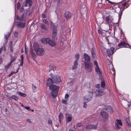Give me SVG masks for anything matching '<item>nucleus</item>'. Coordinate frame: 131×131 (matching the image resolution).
Masks as SVG:
<instances>
[{
    "mask_svg": "<svg viewBox=\"0 0 131 131\" xmlns=\"http://www.w3.org/2000/svg\"><path fill=\"white\" fill-rule=\"evenodd\" d=\"M20 62V66H22L23 65V60H21Z\"/></svg>",
    "mask_w": 131,
    "mask_h": 131,
    "instance_id": "nucleus-47",
    "label": "nucleus"
},
{
    "mask_svg": "<svg viewBox=\"0 0 131 131\" xmlns=\"http://www.w3.org/2000/svg\"><path fill=\"white\" fill-rule=\"evenodd\" d=\"M91 53L93 57V58H94V57H95V55L94 51H92Z\"/></svg>",
    "mask_w": 131,
    "mask_h": 131,
    "instance_id": "nucleus-43",
    "label": "nucleus"
},
{
    "mask_svg": "<svg viewBox=\"0 0 131 131\" xmlns=\"http://www.w3.org/2000/svg\"><path fill=\"white\" fill-rule=\"evenodd\" d=\"M72 119V117L70 116L68 117L67 118V120L69 122H70L71 121Z\"/></svg>",
    "mask_w": 131,
    "mask_h": 131,
    "instance_id": "nucleus-40",
    "label": "nucleus"
},
{
    "mask_svg": "<svg viewBox=\"0 0 131 131\" xmlns=\"http://www.w3.org/2000/svg\"><path fill=\"white\" fill-rule=\"evenodd\" d=\"M18 94L21 96H22L24 97H25L26 96V94L24 93H22L21 92H17Z\"/></svg>",
    "mask_w": 131,
    "mask_h": 131,
    "instance_id": "nucleus-27",
    "label": "nucleus"
},
{
    "mask_svg": "<svg viewBox=\"0 0 131 131\" xmlns=\"http://www.w3.org/2000/svg\"><path fill=\"white\" fill-rule=\"evenodd\" d=\"M114 48L112 47L106 50V52L108 56L110 57L115 52L114 51Z\"/></svg>",
    "mask_w": 131,
    "mask_h": 131,
    "instance_id": "nucleus-8",
    "label": "nucleus"
},
{
    "mask_svg": "<svg viewBox=\"0 0 131 131\" xmlns=\"http://www.w3.org/2000/svg\"><path fill=\"white\" fill-rule=\"evenodd\" d=\"M41 27L43 30H46L47 29V28L45 25L43 24H41L40 25Z\"/></svg>",
    "mask_w": 131,
    "mask_h": 131,
    "instance_id": "nucleus-29",
    "label": "nucleus"
},
{
    "mask_svg": "<svg viewBox=\"0 0 131 131\" xmlns=\"http://www.w3.org/2000/svg\"><path fill=\"white\" fill-rule=\"evenodd\" d=\"M23 59H24V57H23V55H21V60H23Z\"/></svg>",
    "mask_w": 131,
    "mask_h": 131,
    "instance_id": "nucleus-61",
    "label": "nucleus"
},
{
    "mask_svg": "<svg viewBox=\"0 0 131 131\" xmlns=\"http://www.w3.org/2000/svg\"><path fill=\"white\" fill-rule=\"evenodd\" d=\"M10 50L12 52H13V48L12 47H10Z\"/></svg>",
    "mask_w": 131,
    "mask_h": 131,
    "instance_id": "nucleus-57",
    "label": "nucleus"
},
{
    "mask_svg": "<svg viewBox=\"0 0 131 131\" xmlns=\"http://www.w3.org/2000/svg\"><path fill=\"white\" fill-rule=\"evenodd\" d=\"M49 70L50 71L52 70L54 71L56 70V67L53 64L50 65L49 66Z\"/></svg>",
    "mask_w": 131,
    "mask_h": 131,
    "instance_id": "nucleus-23",
    "label": "nucleus"
},
{
    "mask_svg": "<svg viewBox=\"0 0 131 131\" xmlns=\"http://www.w3.org/2000/svg\"><path fill=\"white\" fill-rule=\"evenodd\" d=\"M127 2H125V3L124 4H123V5L124 6H125V5H126L127 4Z\"/></svg>",
    "mask_w": 131,
    "mask_h": 131,
    "instance_id": "nucleus-63",
    "label": "nucleus"
},
{
    "mask_svg": "<svg viewBox=\"0 0 131 131\" xmlns=\"http://www.w3.org/2000/svg\"><path fill=\"white\" fill-rule=\"evenodd\" d=\"M84 59L87 61H89L90 59V57L86 54L84 53L83 55Z\"/></svg>",
    "mask_w": 131,
    "mask_h": 131,
    "instance_id": "nucleus-20",
    "label": "nucleus"
},
{
    "mask_svg": "<svg viewBox=\"0 0 131 131\" xmlns=\"http://www.w3.org/2000/svg\"><path fill=\"white\" fill-rule=\"evenodd\" d=\"M57 34H56L52 33V39L53 41H54V40H55V37H56V36H57Z\"/></svg>",
    "mask_w": 131,
    "mask_h": 131,
    "instance_id": "nucleus-32",
    "label": "nucleus"
},
{
    "mask_svg": "<svg viewBox=\"0 0 131 131\" xmlns=\"http://www.w3.org/2000/svg\"><path fill=\"white\" fill-rule=\"evenodd\" d=\"M69 97V95L67 94H66L65 96V99H66L68 100V98Z\"/></svg>",
    "mask_w": 131,
    "mask_h": 131,
    "instance_id": "nucleus-42",
    "label": "nucleus"
},
{
    "mask_svg": "<svg viewBox=\"0 0 131 131\" xmlns=\"http://www.w3.org/2000/svg\"><path fill=\"white\" fill-rule=\"evenodd\" d=\"M54 2H57V4H58L60 3V0H54Z\"/></svg>",
    "mask_w": 131,
    "mask_h": 131,
    "instance_id": "nucleus-45",
    "label": "nucleus"
},
{
    "mask_svg": "<svg viewBox=\"0 0 131 131\" xmlns=\"http://www.w3.org/2000/svg\"><path fill=\"white\" fill-rule=\"evenodd\" d=\"M24 4L25 6H28L30 7L32 4V1L31 0H26V3H24Z\"/></svg>",
    "mask_w": 131,
    "mask_h": 131,
    "instance_id": "nucleus-13",
    "label": "nucleus"
},
{
    "mask_svg": "<svg viewBox=\"0 0 131 131\" xmlns=\"http://www.w3.org/2000/svg\"><path fill=\"white\" fill-rule=\"evenodd\" d=\"M30 52L32 56L34 57L36 56V53L35 52H33V50L32 49H30Z\"/></svg>",
    "mask_w": 131,
    "mask_h": 131,
    "instance_id": "nucleus-31",
    "label": "nucleus"
},
{
    "mask_svg": "<svg viewBox=\"0 0 131 131\" xmlns=\"http://www.w3.org/2000/svg\"><path fill=\"white\" fill-rule=\"evenodd\" d=\"M33 47L34 49L36 52L40 48V47H39V45L36 43H35L34 44Z\"/></svg>",
    "mask_w": 131,
    "mask_h": 131,
    "instance_id": "nucleus-15",
    "label": "nucleus"
},
{
    "mask_svg": "<svg viewBox=\"0 0 131 131\" xmlns=\"http://www.w3.org/2000/svg\"><path fill=\"white\" fill-rule=\"evenodd\" d=\"M3 61V59L2 58H0V63H1Z\"/></svg>",
    "mask_w": 131,
    "mask_h": 131,
    "instance_id": "nucleus-60",
    "label": "nucleus"
},
{
    "mask_svg": "<svg viewBox=\"0 0 131 131\" xmlns=\"http://www.w3.org/2000/svg\"><path fill=\"white\" fill-rule=\"evenodd\" d=\"M49 40H48V43L51 46H54L56 45V44L54 42V41H53L51 40L49 38Z\"/></svg>",
    "mask_w": 131,
    "mask_h": 131,
    "instance_id": "nucleus-18",
    "label": "nucleus"
},
{
    "mask_svg": "<svg viewBox=\"0 0 131 131\" xmlns=\"http://www.w3.org/2000/svg\"><path fill=\"white\" fill-rule=\"evenodd\" d=\"M78 62L77 61H75L74 62V64L72 66V69L74 70L76 69L78 66Z\"/></svg>",
    "mask_w": 131,
    "mask_h": 131,
    "instance_id": "nucleus-24",
    "label": "nucleus"
},
{
    "mask_svg": "<svg viewBox=\"0 0 131 131\" xmlns=\"http://www.w3.org/2000/svg\"><path fill=\"white\" fill-rule=\"evenodd\" d=\"M82 125V124L81 123H78L77 126L79 127H80Z\"/></svg>",
    "mask_w": 131,
    "mask_h": 131,
    "instance_id": "nucleus-51",
    "label": "nucleus"
},
{
    "mask_svg": "<svg viewBox=\"0 0 131 131\" xmlns=\"http://www.w3.org/2000/svg\"><path fill=\"white\" fill-rule=\"evenodd\" d=\"M113 20V19L112 17H110L109 16H107L106 18V23L107 24H109L112 23Z\"/></svg>",
    "mask_w": 131,
    "mask_h": 131,
    "instance_id": "nucleus-12",
    "label": "nucleus"
},
{
    "mask_svg": "<svg viewBox=\"0 0 131 131\" xmlns=\"http://www.w3.org/2000/svg\"><path fill=\"white\" fill-rule=\"evenodd\" d=\"M93 93L92 92H89V94L84 96L83 100L87 102L90 101L92 99Z\"/></svg>",
    "mask_w": 131,
    "mask_h": 131,
    "instance_id": "nucleus-3",
    "label": "nucleus"
},
{
    "mask_svg": "<svg viewBox=\"0 0 131 131\" xmlns=\"http://www.w3.org/2000/svg\"><path fill=\"white\" fill-rule=\"evenodd\" d=\"M100 114L102 117L105 119H107L108 118V114L107 113L104 111H101Z\"/></svg>",
    "mask_w": 131,
    "mask_h": 131,
    "instance_id": "nucleus-9",
    "label": "nucleus"
},
{
    "mask_svg": "<svg viewBox=\"0 0 131 131\" xmlns=\"http://www.w3.org/2000/svg\"><path fill=\"white\" fill-rule=\"evenodd\" d=\"M25 108L27 110L29 111V109H30V107L28 106H25Z\"/></svg>",
    "mask_w": 131,
    "mask_h": 131,
    "instance_id": "nucleus-55",
    "label": "nucleus"
},
{
    "mask_svg": "<svg viewBox=\"0 0 131 131\" xmlns=\"http://www.w3.org/2000/svg\"><path fill=\"white\" fill-rule=\"evenodd\" d=\"M54 83H58L61 81L60 77L59 75H54L52 77Z\"/></svg>",
    "mask_w": 131,
    "mask_h": 131,
    "instance_id": "nucleus-4",
    "label": "nucleus"
},
{
    "mask_svg": "<svg viewBox=\"0 0 131 131\" xmlns=\"http://www.w3.org/2000/svg\"><path fill=\"white\" fill-rule=\"evenodd\" d=\"M63 117V116L62 113H60L59 115V121H60L62 119Z\"/></svg>",
    "mask_w": 131,
    "mask_h": 131,
    "instance_id": "nucleus-34",
    "label": "nucleus"
},
{
    "mask_svg": "<svg viewBox=\"0 0 131 131\" xmlns=\"http://www.w3.org/2000/svg\"><path fill=\"white\" fill-rule=\"evenodd\" d=\"M10 33H9L8 35H5L4 37L5 39H7L9 37V36L10 35Z\"/></svg>",
    "mask_w": 131,
    "mask_h": 131,
    "instance_id": "nucleus-50",
    "label": "nucleus"
},
{
    "mask_svg": "<svg viewBox=\"0 0 131 131\" xmlns=\"http://www.w3.org/2000/svg\"><path fill=\"white\" fill-rule=\"evenodd\" d=\"M97 124L94 125H89L86 127L87 129H95L97 128Z\"/></svg>",
    "mask_w": 131,
    "mask_h": 131,
    "instance_id": "nucleus-14",
    "label": "nucleus"
},
{
    "mask_svg": "<svg viewBox=\"0 0 131 131\" xmlns=\"http://www.w3.org/2000/svg\"><path fill=\"white\" fill-rule=\"evenodd\" d=\"M80 57L79 54H77L75 55V57L76 59V60L75 61H77L78 62Z\"/></svg>",
    "mask_w": 131,
    "mask_h": 131,
    "instance_id": "nucleus-30",
    "label": "nucleus"
},
{
    "mask_svg": "<svg viewBox=\"0 0 131 131\" xmlns=\"http://www.w3.org/2000/svg\"><path fill=\"white\" fill-rule=\"evenodd\" d=\"M11 63L9 62L8 63L5 67V69H7L8 68H9L10 66Z\"/></svg>",
    "mask_w": 131,
    "mask_h": 131,
    "instance_id": "nucleus-35",
    "label": "nucleus"
},
{
    "mask_svg": "<svg viewBox=\"0 0 131 131\" xmlns=\"http://www.w3.org/2000/svg\"><path fill=\"white\" fill-rule=\"evenodd\" d=\"M83 107L85 108H86L87 106L86 102H84L83 103Z\"/></svg>",
    "mask_w": 131,
    "mask_h": 131,
    "instance_id": "nucleus-41",
    "label": "nucleus"
},
{
    "mask_svg": "<svg viewBox=\"0 0 131 131\" xmlns=\"http://www.w3.org/2000/svg\"><path fill=\"white\" fill-rule=\"evenodd\" d=\"M98 32L99 34H102V31L101 30L99 29L98 30Z\"/></svg>",
    "mask_w": 131,
    "mask_h": 131,
    "instance_id": "nucleus-54",
    "label": "nucleus"
},
{
    "mask_svg": "<svg viewBox=\"0 0 131 131\" xmlns=\"http://www.w3.org/2000/svg\"><path fill=\"white\" fill-rule=\"evenodd\" d=\"M14 35L15 36H17L18 35V33L16 31H15L14 32Z\"/></svg>",
    "mask_w": 131,
    "mask_h": 131,
    "instance_id": "nucleus-56",
    "label": "nucleus"
},
{
    "mask_svg": "<svg viewBox=\"0 0 131 131\" xmlns=\"http://www.w3.org/2000/svg\"><path fill=\"white\" fill-rule=\"evenodd\" d=\"M13 43V42L12 41H11L10 42V46H11L12 45Z\"/></svg>",
    "mask_w": 131,
    "mask_h": 131,
    "instance_id": "nucleus-62",
    "label": "nucleus"
},
{
    "mask_svg": "<svg viewBox=\"0 0 131 131\" xmlns=\"http://www.w3.org/2000/svg\"><path fill=\"white\" fill-rule=\"evenodd\" d=\"M128 126L131 127V124L129 122L128 123H127Z\"/></svg>",
    "mask_w": 131,
    "mask_h": 131,
    "instance_id": "nucleus-58",
    "label": "nucleus"
},
{
    "mask_svg": "<svg viewBox=\"0 0 131 131\" xmlns=\"http://www.w3.org/2000/svg\"><path fill=\"white\" fill-rule=\"evenodd\" d=\"M118 124L121 126L122 125V123L120 119H116V122H115V127L117 129H118L121 128V127L118 126Z\"/></svg>",
    "mask_w": 131,
    "mask_h": 131,
    "instance_id": "nucleus-6",
    "label": "nucleus"
},
{
    "mask_svg": "<svg viewBox=\"0 0 131 131\" xmlns=\"http://www.w3.org/2000/svg\"><path fill=\"white\" fill-rule=\"evenodd\" d=\"M94 63L95 72L97 74L100 75H101L102 71L99 67L98 62L96 61H95Z\"/></svg>",
    "mask_w": 131,
    "mask_h": 131,
    "instance_id": "nucleus-2",
    "label": "nucleus"
},
{
    "mask_svg": "<svg viewBox=\"0 0 131 131\" xmlns=\"http://www.w3.org/2000/svg\"><path fill=\"white\" fill-rule=\"evenodd\" d=\"M69 131H73V130H72V129L70 128L69 129Z\"/></svg>",
    "mask_w": 131,
    "mask_h": 131,
    "instance_id": "nucleus-64",
    "label": "nucleus"
},
{
    "mask_svg": "<svg viewBox=\"0 0 131 131\" xmlns=\"http://www.w3.org/2000/svg\"><path fill=\"white\" fill-rule=\"evenodd\" d=\"M9 99L10 100H11L12 99H13L17 101L18 100V98L17 96L13 95L11 96L9 98Z\"/></svg>",
    "mask_w": 131,
    "mask_h": 131,
    "instance_id": "nucleus-26",
    "label": "nucleus"
},
{
    "mask_svg": "<svg viewBox=\"0 0 131 131\" xmlns=\"http://www.w3.org/2000/svg\"><path fill=\"white\" fill-rule=\"evenodd\" d=\"M65 16L67 19H69L71 16L70 13L69 12H66L65 14Z\"/></svg>",
    "mask_w": 131,
    "mask_h": 131,
    "instance_id": "nucleus-22",
    "label": "nucleus"
},
{
    "mask_svg": "<svg viewBox=\"0 0 131 131\" xmlns=\"http://www.w3.org/2000/svg\"><path fill=\"white\" fill-rule=\"evenodd\" d=\"M68 100L65 99V100H62V102L64 104H67V102Z\"/></svg>",
    "mask_w": 131,
    "mask_h": 131,
    "instance_id": "nucleus-38",
    "label": "nucleus"
},
{
    "mask_svg": "<svg viewBox=\"0 0 131 131\" xmlns=\"http://www.w3.org/2000/svg\"><path fill=\"white\" fill-rule=\"evenodd\" d=\"M32 90L33 91V92H34V91L36 90V87L33 84H32Z\"/></svg>",
    "mask_w": 131,
    "mask_h": 131,
    "instance_id": "nucleus-37",
    "label": "nucleus"
},
{
    "mask_svg": "<svg viewBox=\"0 0 131 131\" xmlns=\"http://www.w3.org/2000/svg\"><path fill=\"white\" fill-rule=\"evenodd\" d=\"M17 25L18 27L23 28L25 26V23L18 22L17 23Z\"/></svg>",
    "mask_w": 131,
    "mask_h": 131,
    "instance_id": "nucleus-16",
    "label": "nucleus"
},
{
    "mask_svg": "<svg viewBox=\"0 0 131 131\" xmlns=\"http://www.w3.org/2000/svg\"><path fill=\"white\" fill-rule=\"evenodd\" d=\"M26 121L27 122L30 123H31L32 122L31 121V120L30 119H26Z\"/></svg>",
    "mask_w": 131,
    "mask_h": 131,
    "instance_id": "nucleus-53",
    "label": "nucleus"
},
{
    "mask_svg": "<svg viewBox=\"0 0 131 131\" xmlns=\"http://www.w3.org/2000/svg\"><path fill=\"white\" fill-rule=\"evenodd\" d=\"M108 68L110 70H111L113 69V66L112 64H108L107 66Z\"/></svg>",
    "mask_w": 131,
    "mask_h": 131,
    "instance_id": "nucleus-33",
    "label": "nucleus"
},
{
    "mask_svg": "<svg viewBox=\"0 0 131 131\" xmlns=\"http://www.w3.org/2000/svg\"><path fill=\"white\" fill-rule=\"evenodd\" d=\"M84 64L85 69H87L89 71H90L92 70V66L91 64H89L87 62H85Z\"/></svg>",
    "mask_w": 131,
    "mask_h": 131,
    "instance_id": "nucleus-11",
    "label": "nucleus"
},
{
    "mask_svg": "<svg viewBox=\"0 0 131 131\" xmlns=\"http://www.w3.org/2000/svg\"><path fill=\"white\" fill-rule=\"evenodd\" d=\"M94 93L95 96H99L104 95L105 93L102 90H96Z\"/></svg>",
    "mask_w": 131,
    "mask_h": 131,
    "instance_id": "nucleus-5",
    "label": "nucleus"
},
{
    "mask_svg": "<svg viewBox=\"0 0 131 131\" xmlns=\"http://www.w3.org/2000/svg\"><path fill=\"white\" fill-rule=\"evenodd\" d=\"M95 87L98 89L100 88V84H97L95 85Z\"/></svg>",
    "mask_w": 131,
    "mask_h": 131,
    "instance_id": "nucleus-49",
    "label": "nucleus"
},
{
    "mask_svg": "<svg viewBox=\"0 0 131 131\" xmlns=\"http://www.w3.org/2000/svg\"><path fill=\"white\" fill-rule=\"evenodd\" d=\"M36 52L37 54L41 56L44 54L45 51L42 48L40 47V48Z\"/></svg>",
    "mask_w": 131,
    "mask_h": 131,
    "instance_id": "nucleus-10",
    "label": "nucleus"
},
{
    "mask_svg": "<svg viewBox=\"0 0 131 131\" xmlns=\"http://www.w3.org/2000/svg\"><path fill=\"white\" fill-rule=\"evenodd\" d=\"M48 123L49 125H52V121L51 119L50 118H49L48 119Z\"/></svg>",
    "mask_w": 131,
    "mask_h": 131,
    "instance_id": "nucleus-39",
    "label": "nucleus"
},
{
    "mask_svg": "<svg viewBox=\"0 0 131 131\" xmlns=\"http://www.w3.org/2000/svg\"><path fill=\"white\" fill-rule=\"evenodd\" d=\"M3 49H4L5 51V48L4 47H2L0 49V53L2 50Z\"/></svg>",
    "mask_w": 131,
    "mask_h": 131,
    "instance_id": "nucleus-46",
    "label": "nucleus"
},
{
    "mask_svg": "<svg viewBox=\"0 0 131 131\" xmlns=\"http://www.w3.org/2000/svg\"><path fill=\"white\" fill-rule=\"evenodd\" d=\"M57 27L55 26H53V33L57 34Z\"/></svg>",
    "mask_w": 131,
    "mask_h": 131,
    "instance_id": "nucleus-25",
    "label": "nucleus"
},
{
    "mask_svg": "<svg viewBox=\"0 0 131 131\" xmlns=\"http://www.w3.org/2000/svg\"><path fill=\"white\" fill-rule=\"evenodd\" d=\"M20 5L19 3H18L17 4V8L18 9H19L20 8Z\"/></svg>",
    "mask_w": 131,
    "mask_h": 131,
    "instance_id": "nucleus-48",
    "label": "nucleus"
},
{
    "mask_svg": "<svg viewBox=\"0 0 131 131\" xmlns=\"http://www.w3.org/2000/svg\"><path fill=\"white\" fill-rule=\"evenodd\" d=\"M43 21L44 23H45L47 25H49L47 21V20L46 19H43Z\"/></svg>",
    "mask_w": 131,
    "mask_h": 131,
    "instance_id": "nucleus-44",
    "label": "nucleus"
},
{
    "mask_svg": "<svg viewBox=\"0 0 131 131\" xmlns=\"http://www.w3.org/2000/svg\"><path fill=\"white\" fill-rule=\"evenodd\" d=\"M118 46L119 47H126L131 49V47L129 45L126 43L125 41L121 42L120 43L118 44Z\"/></svg>",
    "mask_w": 131,
    "mask_h": 131,
    "instance_id": "nucleus-7",
    "label": "nucleus"
},
{
    "mask_svg": "<svg viewBox=\"0 0 131 131\" xmlns=\"http://www.w3.org/2000/svg\"><path fill=\"white\" fill-rule=\"evenodd\" d=\"M16 59V57H14L11 56L10 58V61L9 62L12 64V63Z\"/></svg>",
    "mask_w": 131,
    "mask_h": 131,
    "instance_id": "nucleus-28",
    "label": "nucleus"
},
{
    "mask_svg": "<svg viewBox=\"0 0 131 131\" xmlns=\"http://www.w3.org/2000/svg\"><path fill=\"white\" fill-rule=\"evenodd\" d=\"M42 17L44 18H45L46 17V16L45 14H42Z\"/></svg>",
    "mask_w": 131,
    "mask_h": 131,
    "instance_id": "nucleus-59",
    "label": "nucleus"
},
{
    "mask_svg": "<svg viewBox=\"0 0 131 131\" xmlns=\"http://www.w3.org/2000/svg\"><path fill=\"white\" fill-rule=\"evenodd\" d=\"M17 19L18 20L21 21H24L25 20V16L24 14H23L22 15L21 17L19 18V17H17Z\"/></svg>",
    "mask_w": 131,
    "mask_h": 131,
    "instance_id": "nucleus-19",
    "label": "nucleus"
},
{
    "mask_svg": "<svg viewBox=\"0 0 131 131\" xmlns=\"http://www.w3.org/2000/svg\"><path fill=\"white\" fill-rule=\"evenodd\" d=\"M53 82L51 79L49 78L47 81V85L49 87V89L52 91V92L50 94V95H51L53 98H54L57 96L58 93V90L59 87L57 86L52 85Z\"/></svg>",
    "mask_w": 131,
    "mask_h": 131,
    "instance_id": "nucleus-1",
    "label": "nucleus"
},
{
    "mask_svg": "<svg viewBox=\"0 0 131 131\" xmlns=\"http://www.w3.org/2000/svg\"><path fill=\"white\" fill-rule=\"evenodd\" d=\"M49 40V38H43L41 39V41L44 44H46L48 43Z\"/></svg>",
    "mask_w": 131,
    "mask_h": 131,
    "instance_id": "nucleus-17",
    "label": "nucleus"
},
{
    "mask_svg": "<svg viewBox=\"0 0 131 131\" xmlns=\"http://www.w3.org/2000/svg\"><path fill=\"white\" fill-rule=\"evenodd\" d=\"M101 86L102 88H103L105 86V83L104 81H102L101 83Z\"/></svg>",
    "mask_w": 131,
    "mask_h": 131,
    "instance_id": "nucleus-36",
    "label": "nucleus"
},
{
    "mask_svg": "<svg viewBox=\"0 0 131 131\" xmlns=\"http://www.w3.org/2000/svg\"><path fill=\"white\" fill-rule=\"evenodd\" d=\"M126 122L127 123H128L129 122H130V121L129 119L128 118H126L125 119Z\"/></svg>",
    "mask_w": 131,
    "mask_h": 131,
    "instance_id": "nucleus-52",
    "label": "nucleus"
},
{
    "mask_svg": "<svg viewBox=\"0 0 131 131\" xmlns=\"http://www.w3.org/2000/svg\"><path fill=\"white\" fill-rule=\"evenodd\" d=\"M106 110L110 113H112L113 112V110L110 105L107 106L106 108Z\"/></svg>",
    "mask_w": 131,
    "mask_h": 131,
    "instance_id": "nucleus-21",
    "label": "nucleus"
}]
</instances>
